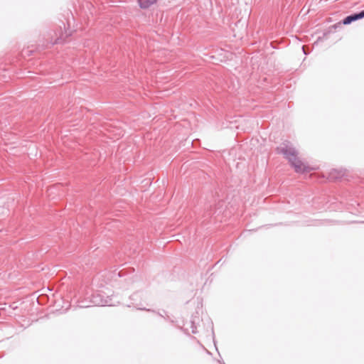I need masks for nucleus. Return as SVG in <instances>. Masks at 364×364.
<instances>
[{"instance_id": "11", "label": "nucleus", "mask_w": 364, "mask_h": 364, "mask_svg": "<svg viewBox=\"0 0 364 364\" xmlns=\"http://www.w3.org/2000/svg\"><path fill=\"white\" fill-rule=\"evenodd\" d=\"M220 203H223V201L222 200L218 201V204H220Z\"/></svg>"}, {"instance_id": "1", "label": "nucleus", "mask_w": 364, "mask_h": 364, "mask_svg": "<svg viewBox=\"0 0 364 364\" xmlns=\"http://www.w3.org/2000/svg\"><path fill=\"white\" fill-rule=\"evenodd\" d=\"M277 152L282 154L294 167L296 173L309 172L311 168L304 165L301 160L297 158L298 153L289 141L283 142L277 148Z\"/></svg>"}, {"instance_id": "8", "label": "nucleus", "mask_w": 364, "mask_h": 364, "mask_svg": "<svg viewBox=\"0 0 364 364\" xmlns=\"http://www.w3.org/2000/svg\"><path fill=\"white\" fill-rule=\"evenodd\" d=\"M301 50L303 51L304 54V55H307L309 53L307 52V48H309V47H304V46H302L301 47Z\"/></svg>"}, {"instance_id": "3", "label": "nucleus", "mask_w": 364, "mask_h": 364, "mask_svg": "<svg viewBox=\"0 0 364 364\" xmlns=\"http://www.w3.org/2000/svg\"><path fill=\"white\" fill-rule=\"evenodd\" d=\"M142 298L143 294L141 292L137 291L134 293L132 295L130 296V300L132 301V302L131 304L128 305V306H132L139 310H144L147 311H151L150 309L143 307Z\"/></svg>"}, {"instance_id": "4", "label": "nucleus", "mask_w": 364, "mask_h": 364, "mask_svg": "<svg viewBox=\"0 0 364 364\" xmlns=\"http://www.w3.org/2000/svg\"><path fill=\"white\" fill-rule=\"evenodd\" d=\"M363 18H364V10L362 11L361 12H360L359 14H355L350 15V16L346 17L343 20L342 23L344 25H348V24L351 23L353 21L359 20Z\"/></svg>"}, {"instance_id": "2", "label": "nucleus", "mask_w": 364, "mask_h": 364, "mask_svg": "<svg viewBox=\"0 0 364 364\" xmlns=\"http://www.w3.org/2000/svg\"><path fill=\"white\" fill-rule=\"evenodd\" d=\"M91 303L95 306H112V299L105 296L101 292H96L92 294Z\"/></svg>"}, {"instance_id": "6", "label": "nucleus", "mask_w": 364, "mask_h": 364, "mask_svg": "<svg viewBox=\"0 0 364 364\" xmlns=\"http://www.w3.org/2000/svg\"><path fill=\"white\" fill-rule=\"evenodd\" d=\"M343 176H344V172L343 171H338V170L333 169L330 173V177L331 178L338 179V178H341Z\"/></svg>"}, {"instance_id": "10", "label": "nucleus", "mask_w": 364, "mask_h": 364, "mask_svg": "<svg viewBox=\"0 0 364 364\" xmlns=\"http://www.w3.org/2000/svg\"><path fill=\"white\" fill-rule=\"evenodd\" d=\"M158 314H159L161 317H164V315H162L161 314L158 313Z\"/></svg>"}, {"instance_id": "7", "label": "nucleus", "mask_w": 364, "mask_h": 364, "mask_svg": "<svg viewBox=\"0 0 364 364\" xmlns=\"http://www.w3.org/2000/svg\"><path fill=\"white\" fill-rule=\"evenodd\" d=\"M207 215L208 216H211L212 215L216 214L218 211L219 208H215V210L213 209L212 205L210 204L208 206H207Z\"/></svg>"}, {"instance_id": "5", "label": "nucleus", "mask_w": 364, "mask_h": 364, "mask_svg": "<svg viewBox=\"0 0 364 364\" xmlns=\"http://www.w3.org/2000/svg\"><path fill=\"white\" fill-rule=\"evenodd\" d=\"M156 1L157 0H138V3L141 9H147L156 4Z\"/></svg>"}, {"instance_id": "9", "label": "nucleus", "mask_w": 364, "mask_h": 364, "mask_svg": "<svg viewBox=\"0 0 364 364\" xmlns=\"http://www.w3.org/2000/svg\"><path fill=\"white\" fill-rule=\"evenodd\" d=\"M192 333H197V331L195 330V328H193V329H192Z\"/></svg>"}, {"instance_id": "12", "label": "nucleus", "mask_w": 364, "mask_h": 364, "mask_svg": "<svg viewBox=\"0 0 364 364\" xmlns=\"http://www.w3.org/2000/svg\"><path fill=\"white\" fill-rule=\"evenodd\" d=\"M119 277H122L121 272L119 273Z\"/></svg>"}]
</instances>
